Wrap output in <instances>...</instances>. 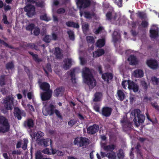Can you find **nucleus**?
Masks as SVG:
<instances>
[{
  "instance_id": "6e6552de",
  "label": "nucleus",
  "mask_w": 159,
  "mask_h": 159,
  "mask_svg": "<svg viewBox=\"0 0 159 159\" xmlns=\"http://www.w3.org/2000/svg\"><path fill=\"white\" fill-rule=\"evenodd\" d=\"M35 7L31 5H27L25 7L24 11L27 12V15L29 17H32L34 15Z\"/></svg>"
},
{
  "instance_id": "58836bf2",
  "label": "nucleus",
  "mask_w": 159,
  "mask_h": 159,
  "mask_svg": "<svg viewBox=\"0 0 159 159\" xmlns=\"http://www.w3.org/2000/svg\"><path fill=\"white\" fill-rule=\"evenodd\" d=\"M70 75L71 77V80L73 83H75L76 78H75V70L74 69L71 71L70 73Z\"/></svg>"
},
{
  "instance_id": "20e7f679",
  "label": "nucleus",
  "mask_w": 159,
  "mask_h": 159,
  "mask_svg": "<svg viewBox=\"0 0 159 159\" xmlns=\"http://www.w3.org/2000/svg\"><path fill=\"white\" fill-rule=\"evenodd\" d=\"M10 126L8 120L4 116H0V133L8 132L10 130Z\"/></svg>"
},
{
  "instance_id": "2eb2a0df",
  "label": "nucleus",
  "mask_w": 159,
  "mask_h": 159,
  "mask_svg": "<svg viewBox=\"0 0 159 159\" xmlns=\"http://www.w3.org/2000/svg\"><path fill=\"white\" fill-rule=\"evenodd\" d=\"M112 109L108 107H104L102 109L101 113L102 115L106 117L109 116L112 112Z\"/></svg>"
},
{
  "instance_id": "bf43d9fd",
  "label": "nucleus",
  "mask_w": 159,
  "mask_h": 159,
  "mask_svg": "<svg viewBox=\"0 0 159 159\" xmlns=\"http://www.w3.org/2000/svg\"><path fill=\"white\" fill-rule=\"evenodd\" d=\"M103 28L102 27L100 26L98 28L94 30L93 32L96 34H98L100 33L102 30Z\"/></svg>"
},
{
  "instance_id": "f257e3e1",
  "label": "nucleus",
  "mask_w": 159,
  "mask_h": 159,
  "mask_svg": "<svg viewBox=\"0 0 159 159\" xmlns=\"http://www.w3.org/2000/svg\"><path fill=\"white\" fill-rule=\"evenodd\" d=\"M83 77L84 82L89 85L90 88H93L96 84V82L92 74V70L87 67L83 69Z\"/></svg>"
},
{
  "instance_id": "e2e57ef3",
  "label": "nucleus",
  "mask_w": 159,
  "mask_h": 159,
  "mask_svg": "<svg viewBox=\"0 0 159 159\" xmlns=\"http://www.w3.org/2000/svg\"><path fill=\"white\" fill-rule=\"evenodd\" d=\"M148 25V22L144 20L142 21L141 23V25L142 26L143 28H146L147 27Z\"/></svg>"
},
{
  "instance_id": "f03ea898",
  "label": "nucleus",
  "mask_w": 159,
  "mask_h": 159,
  "mask_svg": "<svg viewBox=\"0 0 159 159\" xmlns=\"http://www.w3.org/2000/svg\"><path fill=\"white\" fill-rule=\"evenodd\" d=\"M141 113L140 110L138 109H134L131 113V116L134 118L133 121L136 126L137 127L141 124H143L145 119L144 115Z\"/></svg>"
},
{
  "instance_id": "4be33fe9",
  "label": "nucleus",
  "mask_w": 159,
  "mask_h": 159,
  "mask_svg": "<svg viewBox=\"0 0 159 159\" xmlns=\"http://www.w3.org/2000/svg\"><path fill=\"white\" fill-rule=\"evenodd\" d=\"M159 28H157L156 29H151L149 32L150 37L152 38L156 39L158 36Z\"/></svg>"
},
{
  "instance_id": "5fc2aeb1",
  "label": "nucleus",
  "mask_w": 159,
  "mask_h": 159,
  "mask_svg": "<svg viewBox=\"0 0 159 159\" xmlns=\"http://www.w3.org/2000/svg\"><path fill=\"white\" fill-rule=\"evenodd\" d=\"M77 122V120H76L71 119L68 122V125L71 127H72Z\"/></svg>"
},
{
  "instance_id": "a211bd4d",
  "label": "nucleus",
  "mask_w": 159,
  "mask_h": 159,
  "mask_svg": "<svg viewBox=\"0 0 159 159\" xmlns=\"http://www.w3.org/2000/svg\"><path fill=\"white\" fill-rule=\"evenodd\" d=\"M24 126L26 128L31 129L34 127V122L33 120L30 118L27 119L24 121Z\"/></svg>"
},
{
  "instance_id": "a19ab883",
  "label": "nucleus",
  "mask_w": 159,
  "mask_h": 159,
  "mask_svg": "<svg viewBox=\"0 0 159 159\" xmlns=\"http://www.w3.org/2000/svg\"><path fill=\"white\" fill-rule=\"evenodd\" d=\"M107 157L109 159H116V153L113 151L108 153Z\"/></svg>"
},
{
  "instance_id": "4d7b16f0",
  "label": "nucleus",
  "mask_w": 159,
  "mask_h": 159,
  "mask_svg": "<svg viewBox=\"0 0 159 159\" xmlns=\"http://www.w3.org/2000/svg\"><path fill=\"white\" fill-rule=\"evenodd\" d=\"M2 21L5 24L8 25L9 24V22L7 20V17L6 15L4 14L3 15V19H2Z\"/></svg>"
},
{
  "instance_id": "1a4fd4ad",
  "label": "nucleus",
  "mask_w": 159,
  "mask_h": 159,
  "mask_svg": "<svg viewBox=\"0 0 159 159\" xmlns=\"http://www.w3.org/2000/svg\"><path fill=\"white\" fill-rule=\"evenodd\" d=\"M14 115L16 117L20 120H21L22 116H25V112L23 110H20L18 107H15L14 109Z\"/></svg>"
},
{
  "instance_id": "6ab92c4d",
  "label": "nucleus",
  "mask_w": 159,
  "mask_h": 159,
  "mask_svg": "<svg viewBox=\"0 0 159 159\" xmlns=\"http://www.w3.org/2000/svg\"><path fill=\"white\" fill-rule=\"evenodd\" d=\"M128 60L129 61V64L132 65H136L139 62L137 58L134 55H130L128 58Z\"/></svg>"
},
{
  "instance_id": "37998d69",
  "label": "nucleus",
  "mask_w": 159,
  "mask_h": 159,
  "mask_svg": "<svg viewBox=\"0 0 159 159\" xmlns=\"http://www.w3.org/2000/svg\"><path fill=\"white\" fill-rule=\"evenodd\" d=\"M67 33L69 35L70 39L72 41L75 40V35L74 32L70 30L67 31Z\"/></svg>"
},
{
  "instance_id": "09e8293b",
  "label": "nucleus",
  "mask_w": 159,
  "mask_h": 159,
  "mask_svg": "<svg viewBox=\"0 0 159 159\" xmlns=\"http://www.w3.org/2000/svg\"><path fill=\"white\" fill-rule=\"evenodd\" d=\"M86 40L89 43H94V39L93 36H88L86 37Z\"/></svg>"
},
{
  "instance_id": "338daca9",
  "label": "nucleus",
  "mask_w": 159,
  "mask_h": 159,
  "mask_svg": "<svg viewBox=\"0 0 159 159\" xmlns=\"http://www.w3.org/2000/svg\"><path fill=\"white\" fill-rule=\"evenodd\" d=\"M65 12V9L63 8H61L58 9L57 10V13L59 14L64 13Z\"/></svg>"
},
{
  "instance_id": "473e14b6",
  "label": "nucleus",
  "mask_w": 159,
  "mask_h": 159,
  "mask_svg": "<svg viewBox=\"0 0 159 159\" xmlns=\"http://www.w3.org/2000/svg\"><path fill=\"white\" fill-rule=\"evenodd\" d=\"M81 11L83 12V14H84V16L86 19H91L92 16H95V13L94 12H92L91 13L90 11H85L84 12L81 10Z\"/></svg>"
},
{
  "instance_id": "c9c22d12",
  "label": "nucleus",
  "mask_w": 159,
  "mask_h": 159,
  "mask_svg": "<svg viewBox=\"0 0 159 159\" xmlns=\"http://www.w3.org/2000/svg\"><path fill=\"white\" fill-rule=\"evenodd\" d=\"M117 157L118 159H124L125 157V153L121 149H119L117 153Z\"/></svg>"
},
{
  "instance_id": "0e129e2a",
  "label": "nucleus",
  "mask_w": 159,
  "mask_h": 159,
  "mask_svg": "<svg viewBox=\"0 0 159 159\" xmlns=\"http://www.w3.org/2000/svg\"><path fill=\"white\" fill-rule=\"evenodd\" d=\"M24 70L26 72L27 75L28 76L29 78H30V70L28 67L25 66L24 67Z\"/></svg>"
},
{
  "instance_id": "f704fd0d",
  "label": "nucleus",
  "mask_w": 159,
  "mask_h": 159,
  "mask_svg": "<svg viewBox=\"0 0 159 159\" xmlns=\"http://www.w3.org/2000/svg\"><path fill=\"white\" fill-rule=\"evenodd\" d=\"M121 122L124 123V125L123 126V128L124 129L127 128V129H125L126 130H128L129 129H130L131 128L132 124L131 123L129 122H126L124 120H121Z\"/></svg>"
},
{
  "instance_id": "6e6d98bb",
  "label": "nucleus",
  "mask_w": 159,
  "mask_h": 159,
  "mask_svg": "<svg viewBox=\"0 0 159 159\" xmlns=\"http://www.w3.org/2000/svg\"><path fill=\"white\" fill-rule=\"evenodd\" d=\"M141 84L143 87L144 90L145 91L147 90L148 89V85L147 83L145 81L143 80L141 81Z\"/></svg>"
},
{
  "instance_id": "ddd939ff",
  "label": "nucleus",
  "mask_w": 159,
  "mask_h": 159,
  "mask_svg": "<svg viewBox=\"0 0 159 159\" xmlns=\"http://www.w3.org/2000/svg\"><path fill=\"white\" fill-rule=\"evenodd\" d=\"M146 64L149 67L152 69H156L158 66L157 61L152 59L148 60Z\"/></svg>"
},
{
  "instance_id": "3c124183",
  "label": "nucleus",
  "mask_w": 159,
  "mask_h": 159,
  "mask_svg": "<svg viewBox=\"0 0 159 159\" xmlns=\"http://www.w3.org/2000/svg\"><path fill=\"white\" fill-rule=\"evenodd\" d=\"M24 143L22 147L23 149L25 150L27 149V145L28 143V140L27 139L25 138L23 139Z\"/></svg>"
},
{
  "instance_id": "49530a36",
  "label": "nucleus",
  "mask_w": 159,
  "mask_h": 159,
  "mask_svg": "<svg viewBox=\"0 0 159 159\" xmlns=\"http://www.w3.org/2000/svg\"><path fill=\"white\" fill-rule=\"evenodd\" d=\"M152 82L153 85H157L159 84L158 79L155 76H152L151 78Z\"/></svg>"
},
{
  "instance_id": "4c0bfd02",
  "label": "nucleus",
  "mask_w": 159,
  "mask_h": 159,
  "mask_svg": "<svg viewBox=\"0 0 159 159\" xmlns=\"http://www.w3.org/2000/svg\"><path fill=\"white\" fill-rule=\"evenodd\" d=\"M43 70L47 75H48V72H52L51 65L49 63H48L46 65L45 68H44Z\"/></svg>"
},
{
  "instance_id": "72a5a7b5",
  "label": "nucleus",
  "mask_w": 159,
  "mask_h": 159,
  "mask_svg": "<svg viewBox=\"0 0 159 159\" xmlns=\"http://www.w3.org/2000/svg\"><path fill=\"white\" fill-rule=\"evenodd\" d=\"M105 42L104 39H98L96 43V45L98 48H102L104 46Z\"/></svg>"
},
{
  "instance_id": "393cba45",
  "label": "nucleus",
  "mask_w": 159,
  "mask_h": 159,
  "mask_svg": "<svg viewBox=\"0 0 159 159\" xmlns=\"http://www.w3.org/2000/svg\"><path fill=\"white\" fill-rule=\"evenodd\" d=\"M40 88L44 91L52 90L50 89V86L49 84L46 82L42 83L40 84Z\"/></svg>"
},
{
  "instance_id": "603ef678",
  "label": "nucleus",
  "mask_w": 159,
  "mask_h": 159,
  "mask_svg": "<svg viewBox=\"0 0 159 159\" xmlns=\"http://www.w3.org/2000/svg\"><path fill=\"white\" fill-rule=\"evenodd\" d=\"M34 35L37 36L39 35L40 33V30L38 27H35L34 29Z\"/></svg>"
},
{
  "instance_id": "412c9836",
  "label": "nucleus",
  "mask_w": 159,
  "mask_h": 159,
  "mask_svg": "<svg viewBox=\"0 0 159 159\" xmlns=\"http://www.w3.org/2000/svg\"><path fill=\"white\" fill-rule=\"evenodd\" d=\"M54 54L57 59H61L63 56V55L62 53V50L59 47L55 48Z\"/></svg>"
},
{
  "instance_id": "bb28decb",
  "label": "nucleus",
  "mask_w": 159,
  "mask_h": 159,
  "mask_svg": "<svg viewBox=\"0 0 159 159\" xmlns=\"http://www.w3.org/2000/svg\"><path fill=\"white\" fill-rule=\"evenodd\" d=\"M66 25L68 27H71L76 29H79L80 26L78 23L72 21H68L66 22Z\"/></svg>"
},
{
  "instance_id": "7ed1b4c3",
  "label": "nucleus",
  "mask_w": 159,
  "mask_h": 159,
  "mask_svg": "<svg viewBox=\"0 0 159 159\" xmlns=\"http://www.w3.org/2000/svg\"><path fill=\"white\" fill-rule=\"evenodd\" d=\"M56 106L51 103L49 104L43 110V113L44 115L51 116L55 113L58 118L60 119H62V116L58 110L56 109Z\"/></svg>"
},
{
  "instance_id": "e433bc0d",
  "label": "nucleus",
  "mask_w": 159,
  "mask_h": 159,
  "mask_svg": "<svg viewBox=\"0 0 159 159\" xmlns=\"http://www.w3.org/2000/svg\"><path fill=\"white\" fill-rule=\"evenodd\" d=\"M25 46L28 48H30L32 49H34L37 50L38 47L34 43H28L25 45Z\"/></svg>"
},
{
  "instance_id": "cd10ccee",
  "label": "nucleus",
  "mask_w": 159,
  "mask_h": 159,
  "mask_svg": "<svg viewBox=\"0 0 159 159\" xmlns=\"http://www.w3.org/2000/svg\"><path fill=\"white\" fill-rule=\"evenodd\" d=\"M28 53L32 56L33 60L36 62L39 63L42 62L43 61L42 59L39 57L38 55L35 54L34 53L30 51L28 52Z\"/></svg>"
},
{
  "instance_id": "f3484780",
  "label": "nucleus",
  "mask_w": 159,
  "mask_h": 159,
  "mask_svg": "<svg viewBox=\"0 0 159 159\" xmlns=\"http://www.w3.org/2000/svg\"><path fill=\"white\" fill-rule=\"evenodd\" d=\"M64 64L63 68L65 70H67L70 69L72 65V60L71 58H65L63 61Z\"/></svg>"
},
{
  "instance_id": "864d4df0",
  "label": "nucleus",
  "mask_w": 159,
  "mask_h": 159,
  "mask_svg": "<svg viewBox=\"0 0 159 159\" xmlns=\"http://www.w3.org/2000/svg\"><path fill=\"white\" fill-rule=\"evenodd\" d=\"M89 25L88 23L83 24L82 26L83 31L86 32L89 30Z\"/></svg>"
},
{
  "instance_id": "39448f33",
  "label": "nucleus",
  "mask_w": 159,
  "mask_h": 159,
  "mask_svg": "<svg viewBox=\"0 0 159 159\" xmlns=\"http://www.w3.org/2000/svg\"><path fill=\"white\" fill-rule=\"evenodd\" d=\"M91 4V0H77V4L80 9V15L82 17L83 14L81 9H84L89 7Z\"/></svg>"
},
{
  "instance_id": "79ce46f5",
  "label": "nucleus",
  "mask_w": 159,
  "mask_h": 159,
  "mask_svg": "<svg viewBox=\"0 0 159 159\" xmlns=\"http://www.w3.org/2000/svg\"><path fill=\"white\" fill-rule=\"evenodd\" d=\"M5 76L4 75H2L0 76V85L2 87L6 84Z\"/></svg>"
},
{
  "instance_id": "2f4dec72",
  "label": "nucleus",
  "mask_w": 159,
  "mask_h": 159,
  "mask_svg": "<svg viewBox=\"0 0 159 159\" xmlns=\"http://www.w3.org/2000/svg\"><path fill=\"white\" fill-rule=\"evenodd\" d=\"M117 94L118 98V99L121 101H123L125 98V95L123 91L121 90H118L117 91Z\"/></svg>"
},
{
  "instance_id": "ea45409f",
  "label": "nucleus",
  "mask_w": 159,
  "mask_h": 159,
  "mask_svg": "<svg viewBox=\"0 0 159 159\" xmlns=\"http://www.w3.org/2000/svg\"><path fill=\"white\" fill-rule=\"evenodd\" d=\"M35 27V25L34 23H31L29 25H27L25 29L27 31H31V33H32V31L33 30L34 28Z\"/></svg>"
},
{
  "instance_id": "680f3d73",
  "label": "nucleus",
  "mask_w": 159,
  "mask_h": 159,
  "mask_svg": "<svg viewBox=\"0 0 159 159\" xmlns=\"http://www.w3.org/2000/svg\"><path fill=\"white\" fill-rule=\"evenodd\" d=\"M151 105L156 110H159V107L158 105L157 104L156 102H155L153 103L151 102Z\"/></svg>"
},
{
  "instance_id": "de8ad7c7",
  "label": "nucleus",
  "mask_w": 159,
  "mask_h": 159,
  "mask_svg": "<svg viewBox=\"0 0 159 159\" xmlns=\"http://www.w3.org/2000/svg\"><path fill=\"white\" fill-rule=\"evenodd\" d=\"M7 69L11 70L14 68V65L12 62H9L6 64V65Z\"/></svg>"
},
{
  "instance_id": "0eeeda50",
  "label": "nucleus",
  "mask_w": 159,
  "mask_h": 159,
  "mask_svg": "<svg viewBox=\"0 0 159 159\" xmlns=\"http://www.w3.org/2000/svg\"><path fill=\"white\" fill-rule=\"evenodd\" d=\"M13 100V98L10 95L7 97L3 100V103L7 110H11L12 109Z\"/></svg>"
},
{
  "instance_id": "052dcab7",
  "label": "nucleus",
  "mask_w": 159,
  "mask_h": 159,
  "mask_svg": "<svg viewBox=\"0 0 159 159\" xmlns=\"http://www.w3.org/2000/svg\"><path fill=\"white\" fill-rule=\"evenodd\" d=\"M107 19L109 20H111L112 19V12H108L106 14Z\"/></svg>"
},
{
  "instance_id": "c85d7f7f",
  "label": "nucleus",
  "mask_w": 159,
  "mask_h": 159,
  "mask_svg": "<svg viewBox=\"0 0 159 159\" xmlns=\"http://www.w3.org/2000/svg\"><path fill=\"white\" fill-rule=\"evenodd\" d=\"M134 75L135 77L136 78H141L143 76V71L140 69H137L134 72Z\"/></svg>"
},
{
  "instance_id": "7c9ffc66",
  "label": "nucleus",
  "mask_w": 159,
  "mask_h": 159,
  "mask_svg": "<svg viewBox=\"0 0 159 159\" xmlns=\"http://www.w3.org/2000/svg\"><path fill=\"white\" fill-rule=\"evenodd\" d=\"M120 35L116 31H114L112 34V39L114 43L120 41Z\"/></svg>"
},
{
  "instance_id": "c756f323",
  "label": "nucleus",
  "mask_w": 159,
  "mask_h": 159,
  "mask_svg": "<svg viewBox=\"0 0 159 159\" xmlns=\"http://www.w3.org/2000/svg\"><path fill=\"white\" fill-rule=\"evenodd\" d=\"M63 93V89L61 87L57 88L54 91V95L56 97L61 96Z\"/></svg>"
},
{
  "instance_id": "dca6fc26",
  "label": "nucleus",
  "mask_w": 159,
  "mask_h": 159,
  "mask_svg": "<svg viewBox=\"0 0 159 159\" xmlns=\"http://www.w3.org/2000/svg\"><path fill=\"white\" fill-rule=\"evenodd\" d=\"M102 78L105 81H106L107 83H109V81L113 79V75L111 73L106 72L102 74Z\"/></svg>"
},
{
  "instance_id": "a878e982",
  "label": "nucleus",
  "mask_w": 159,
  "mask_h": 159,
  "mask_svg": "<svg viewBox=\"0 0 159 159\" xmlns=\"http://www.w3.org/2000/svg\"><path fill=\"white\" fill-rule=\"evenodd\" d=\"M116 145L114 144H110L108 145H105L103 147V150L107 152H113L115 148Z\"/></svg>"
},
{
  "instance_id": "aec40b11",
  "label": "nucleus",
  "mask_w": 159,
  "mask_h": 159,
  "mask_svg": "<svg viewBox=\"0 0 159 159\" xmlns=\"http://www.w3.org/2000/svg\"><path fill=\"white\" fill-rule=\"evenodd\" d=\"M44 135V133L40 131H38L36 133H34L32 134L34 138L36 137V140L38 144L39 140H41V139H40L41 138L43 137Z\"/></svg>"
},
{
  "instance_id": "423d86ee",
  "label": "nucleus",
  "mask_w": 159,
  "mask_h": 159,
  "mask_svg": "<svg viewBox=\"0 0 159 159\" xmlns=\"http://www.w3.org/2000/svg\"><path fill=\"white\" fill-rule=\"evenodd\" d=\"M74 143L79 147H83L88 145L89 144V139L85 137H81L75 139Z\"/></svg>"
},
{
  "instance_id": "9d476101",
  "label": "nucleus",
  "mask_w": 159,
  "mask_h": 159,
  "mask_svg": "<svg viewBox=\"0 0 159 159\" xmlns=\"http://www.w3.org/2000/svg\"><path fill=\"white\" fill-rule=\"evenodd\" d=\"M128 88L129 90H132L134 92H137L139 90V86L134 82L129 80H128Z\"/></svg>"
},
{
  "instance_id": "f8f14e48",
  "label": "nucleus",
  "mask_w": 159,
  "mask_h": 159,
  "mask_svg": "<svg viewBox=\"0 0 159 159\" xmlns=\"http://www.w3.org/2000/svg\"><path fill=\"white\" fill-rule=\"evenodd\" d=\"M52 90H48L42 93L41 94L42 100L44 101L49 100L52 97Z\"/></svg>"
},
{
  "instance_id": "c03bdc74",
  "label": "nucleus",
  "mask_w": 159,
  "mask_h": 159,
  "mask_svg": "<svg viewBox=\"0 0 159 159\" xmlns=\"http://www.w3.org/2000/svg\"><path fill=\"white\" fill-rule=\"evenodd\" d=\"M137 14L138 16L141 20L145 19L147 17L146 13L143 12L139 11Z\"/></svg>"
},
{
  "instance_id": "774afa93",
  "label": "nucleus",
  "mask_w": 159,
  "mask_h": 159,
  "mask_svg": "<svg viewBox=\"0 0 159 159\" xmlns=\"http://www.w3.org/2000/svg\"><path fill=\"white\" fill-rule=\"evenodd\" d=\"M127 84H128V80H124L123 81L122 83V86L124 89H126V87Z\"/></svg>"
},
{
  "instance_id": "a18cd8bd",
  "label": "nucleus",
  "mask_w": 159,
  "mask_h": 159,
  "mask_svg": "<svg viewBox=\"0 0 159 159\" xmlns=\"http://www.w3.org/2000/svg\"><path fill=\"white\" fill-rule=\"evenodd\" d=\"M43 155L39 151H37L35 153V159H43Z\"/></svg>"
},
{
  "instance_id": "8fccbe9b",
  "label": "nucleus",
  "mask_w": 159,
  "mask_h": 159,
  "mask_svg": "<svg viewBox=\"0 0 159 159\" xmlns=\"http://www.w3.org/2000/svg\"><path fill=\"white\" fill-rule=\"evenodd\" d=\"M51 40V36L49 35H46L43 39V40L47 43H50Z\"/></svg>"
},
{
  "instance_id": "4468645a",
  "label": "nucleus",
  "mask_w": 159,
  "mask_h": 159,
  "mask_svg": "<svg viewBox=\"0 0 159 159\" xmlns=\"http://www.w3.org/2000/svg\"><path fill=\"white\" fill-rule=\"evenodd\" d=\"M52 141L50 139H42L40 140L38 143L39 145H43L44 147H46L49 145L52 147Z\"/></svg>"
},
{
  "instance_id": "5701e85b",
  "label": "nucleus",
  "mask_w": 159,
  "mask_h": 159,
  "mask_svg": "<svg viewBox=\"0 0 159 159\" xmlns=\"http://www.w3.org/2000/svg\"><path fill=\"white\" fill-rule=\"evenodd\" d=\"M103 95L101 92H96L94 95L93 101L94 102H98L101 101L102 100Z\"/></svg>"
},
{
  "instance_id": "b1692460",
  "label": "nucleus",
  "mask_w": 159,
  "mask_h": 159,
  "mask_svg": "<svg viewBox=\"0 0 159 159\" xmlns=\"http://www.w3.org/2000/svg\"><path fill=\"white\" fill-rule=\"evenodd\" d=\"M105 51L103 49H99L93 52V56L94 57H97L103 55Z\"/></svg>"
},
{
  "instance_id": "9b49d317",
  "label": "nucleus",
  "mask_w": 159,
  "mask_h": 159,
  "mask_svg": "<svg viewBox=\"0 0 159 159\" xmlns=\"http://www.w3.org/2000/svg\"><path fill=\"white\" fill-rule=\"evenodd\" d=\"M99 129V126L98 125L94 124L90 126L87 128V133L91 135L94 134L98 132Z\"/></svg>"
},
{
  "instance_id": "69168bd1",
  "label": "nucleus",
  "mask_w": 159,
  "mask_h": 159,
  "mask_svg": "<svg viewBox=\"0 0 159 159\" xmlns=\"http://www.w3.org/2000/svg\"><path fill=\"white\" fill-rule=\"evenodd\" d=\"M94 109L97 112L101 113V112L100 111V106H99L97 104H96L94 105L93 107Z\"/></svg>"
},
{
  "instance_id": "13d9d810",
  "label": "nucleus",
  "mask_w": 159,
  "mask_h": 159,
  "mask_svg": "<svg viewBox=\"0 0 159 159\" xmlns=\"http://www.w3.org/2000/svg\"><path fill=\"white\" fill-rule=\"evenodd\" d=\"M40 19L41 20H43L47 21H49V20L48 19L46 14H44L40 16Z\"/></svg>"
}]
</instances>
